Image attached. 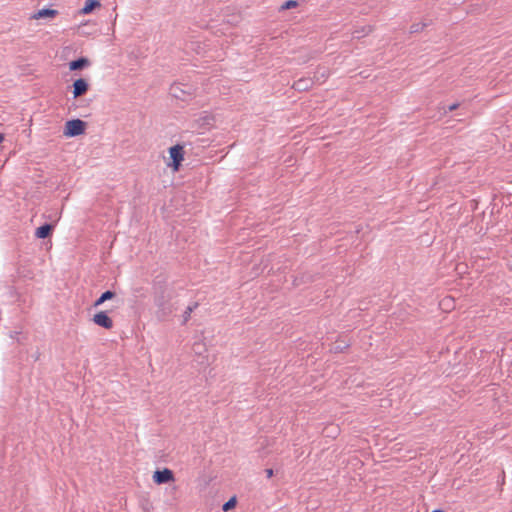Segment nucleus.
Returning <instances> with one entry per match:
<instances>
[{
    "label": "nucleus",
    "mask_w": 512,
    "mask_h": 512,
    "mask_svg": "<svg viewBox=\"0 0 512 512\" xmlns=\"http://www.w3.org/2000/svg\"><path fill=\"white\" fill-rule=\"evenodd\" d=\"M196 89L191 84L175 82L170 86L169 94L181 101H189L195 95Z\"/></svg>",
    "instance_id": "1"
},
{
    "label": "nucleus",
    "mask_w": 512,
    "mask_h": 512,
    "mask_svg": "<svg viewBox=\"0 0 512 512\" xmlns=\"http://www.w3.org/2000/svg\"><path fill=\"white\" fill-rule=\"evenodd\" d=\"M155 305L157 307V317L160 320H165L175 310L174 305L170 302V300L166 299L164 295L156 297Z\"/></svg>",
    "instance_id": "2"
},
{
    "label": "nucleus",
    "mask_w": 512,
    "mask_h": 512,
    "mask_svg": "<svg viewBox=\"0 0 512 512\" xmlns=\"http://www.w3.org/2000/svg\"><path fill=\"white\" fill-rule=\"evenodd\" d=\"M86 122L81 119H71L65 123L63 134L66 137H76L85 132Z\"/></svg>",
    "instance_id": "3"
},
{
    "label": "nucleus",
    "mask_w": 512,
    "mask_h": 512,
    "mask_svg": "<svg viewBox=\"0 0 512 512\" xmlns=\"http://www.w3.org/2000/svg\"><path fill=\"white\" fill-rule=\"evenodd\" d=\"M169 154L172 160L169 166L172 167L174 171H178L184 160V147L180 144H176L169 148Z\"/></svg>",
    "instance_id": "4"
},
{
    "label": "nucleus",
    "mask_w": 512,
    "mask_h": 512,
    "mask_svg": "<svg viewBox=\"0 0 512 512\" xmlns=\"http://www.w3.org/2000/svg\"><path fill=\"white\" fill-rule=\"evenodd\" d=\"M152 479L154 483L161 485L172 482L175 480L174 473L169 468H164L162 470H156L153 473Z\"/></svg>",
    "instance_id": "5"
},
{
    "label": "nucleus",
    "mask_w": 512,
    "mask_h": 512,
    "mask_svg": "<svg viewBox=\"0 0 512 512\" xmlns=\"http://www.w3.org/2000/svg\"><path fill=\"white\" fill-rule=\"evenodd\" d=\"M72 87L73 97L76 99L85 95L88 92L90 85L86 79L78 78L73 82Z\"/></svg>",
    "instance_id": "6"
},
{
    "label": "nucleus",
    "mask_w": 512,
    "mask_h": 512,
    "mask_svg": "<svg viewBox=\"0 0 512 512\" xmlns=\"http://www.w3.org/2000/svg\"><path fill=\"white\" fill-rule=\"evenodd\" d=\"M93 322L105 329L113 327V320L108 316L106 311H100L93 316Z\"/></svg>",
    "instance_id": "7"
},
{
    "label": "nucleus",
    "mask_w": 512,
    "mask_h": 512,
    "mask_svg": "<svg viewBox=\"0 0 512 512\" xmlns=\"http://www.w3.org/2000/svg\"><path fill=\"white\" fill-rule=\"evenodd\" d=\"M314 83H315L314 78L303 77V78H300L297 81H295L293 83L292 87L297 91L303 92V91H308L309 89H311L313 87Z\"/></svg>",
    "instance_id": "8"
},
{
    "label": "nucleus",
    "mask_w": 512,
    "mask_h": 512,
    "mask_svg": "<svg viewBox=\"0 0 512 512\" xmlns=\"http://www.w3.org/2000/svg\"><path fill=\"white\" fill-rule=\"evenodd\" d=\"M90 66V60L86 57H79L69 62V69L71 71H78Z\"/></svg>",
    "instance_id": "9"
},
{
    "label": "nucleus",
    "mask_w": 512,
    "mask_h": 512,
    "mask_svg": "<svg viewBox=\"0 0 512 512\" xmlns=\"http://www.w3.org/2000/svg\"><path fill=\"white\" fill-rule=\"evenodd\" d=\"M54 226L50 223H44L39 226L35 231V236L39 239H45L51 236Z\"/></svg>",
    "instance_id": "10"
},
{
    "label": "nucleus",
    "mask_w": 512,
    "mask_h": 512,
    "mask_svg": "<svg viewBox=\"0 0 512 512\" xmlns=\"http://www.w3.org/2000/svg\"><path fill=\"white\" fill-rule=\"evenodd\" d=\"M58 15V11L50 8H43L38 10L31 16V19H44V18H54Z\"/></svg>",
    "instance_id": "11"
},
{
    "label": "nucleus",
    "mask_w": 512,
    "mask_h": 512,
    "mask_svg": "<svg viewBox=\"0 0 512 512\" xmlns=\"http://www.w3.org/2000/svg\"><path fill=\"white\" fill-rule=\"evenodd\" d=\"M100 6H101V3L99 0H86L84 3V6L80 10V13L81 14H90L96 8H99Z\"/></svg>",
    "instance_id": "12"
},
{
    "label": "nucleus",
    "mask_w": 512,
    "mask_h": 512,
    "mask_svg": "<svg viewBox=\"0 0 512 512\" xmlns=\"http://www.w3.org/2000/svg\"><path fill=\"white\" fill-rule=\"evenodd\" d=\"M349 347H350L349 342L338 339L332 344L330 351H332L334 353H342V352L346 351Z\"/></svg>",
    "instance_id": "13"
},
{
    "label": "nucleus",
    "mask_w": 512,
    "mask_h": 512,
    "mask_svg": "<svg viewBox=\"0 0 512 512\" xmlns=\"http://www.w3.org/2000/svg\"><path fill=\"white\" fill-rule=\"evenodd\" d=\"M116 296V293L111 291V290H107L105 292H103L97 299L96 301L94 302L93 306L94 307H98L100 305H102L105 301H108V300H111L113 299L114 297Z\"/></svg>",
    "instance_id": "14"
},
{
    "label": "nucleus",
    "mask_w": 512,
    "mask_h": 512,
    "mask_svg": "<svg viewBox=\"0 0 512 512\" xmlns=\"http://www.w3.org/2000/svg\"><path fill=\"white\" fill-rule=\"evenodd\" d=\"M374 30V27L371 25H366L361 28L355 29L353 32V37L360 39L366 35H369Z\"/></svg>",
    "instance_id": "15"
},
{
    "label": "nucleus",
    "mask_w": 512,
    "mask_h": 512,
    "mask_svg": "<svg viewBox=\"0 0 512 512\" xmlns=\"http://www.w3.org/2000/svg\"><path fill=\"white\" fill-rule=\"evenodd\" d=\"M198 307V303L195 302L194 304L192 305H189L186 310L184 311L182 317H183V321H182V324L185 325L190 317H191V313Z\"/></svg>",
    "instance_id": "16"
},
{
    "label": "nucleus",
    "mask_w": 512,
    "mask_h": 512,
    "mask_svg": "<svg viewBox=\"0 0 512 512\" xmlns=\"http://www.w3.org/2000/svg\"><path fill=\"white\" fill-rule=\"evenodd\" d=\"M428 25H429V23H426V22L414 23L410 26V33L411 34L419 33L421 31H423Z\"/></svg>",
    "instance_id": "17"
},
{
    "label": "nucleus",
    "mask_w": 512,
    "mask_h": 512,
    "mask_svg": "<svg viewBox=\"0 0 512 512\" xmlns=\"http://www.w3.org/2000/svg\"><path fill=\"white\" fill-rule=\"evenodd\" d=\"M237 500L236 497H231L227 502H225L222 506L223 511L227 512L233 509L236 506Z\"/></svg>",
    "instance_id": "18"
},
{
    "label": "nucleus",
    "mask_w": 512,
    "mask_h": 512,
    "mask_svg": "<svg viewBox=\"0 0 512 512\" xmlns=\"http://www.w3.org/2000/svg\"><path fill=\"white\" fill-rule=\"evenodd\" d=\"M193 351L198 355H202L206 351L205 344L203 342H195L193 344Z\"/></svg>",
    "instance_id": "19"
},
{
    "label": "nucleus",
    "mask_w": 512,
    "mask_h": 512,
    "mask_svg": "<svg viewBox=\"0 0 512 512\" xmlns=\"http://www.w3.org/2000/svg\"><path fill=\"white\" fill-rule=\"evenodd\" d=\"M296 6H298L297 1L288 0L281 5V10H288V9L294 8Z\"/></svg>",
    "instance_id": "20"
},
{
    "label": "nucleus",
    "mask_w": 512,
    "mask_h": 512,
    "mask_svg": "<svg viewBox=\"0 0 512 512\" xmlns=\"http://www.w3.org/2000/svg\"><path fill=\"white\" fill-rule=\"evenodd\" d=\"M327 76H328V74H327V72L324 70V71H323V72H321V73H320L319 71H318V72H316V73H315V76H314L313 78H314L315 82H320L321 80L326 79V78H327Z\"/></svg>",
    "instance_id": "21"
},
{
    "label": "nucleus",
    "mask_w": 512,
    "mask_h": 512,
    "mask_svg": "<svg viewBox=\"0 0 512 512\" xmlns=\"http://www.w3.org/2000/svg\"><path fill=\"white\" fill-rule=\"evenodd\" d=\"M459 107V103H453L447 107V111H454Z\"/></svg>",
    "instance_id": "22"
},
{
    "label": "nucleus",
    "mask_w": 512,
    "mask_h": 512,
    "mask_svg": "<svg viewBox=\"0 0 512 512\" xmlns=\"http://www.w3.org/2000/svg\"><path fill=\"white\" fill-rule=\"evenodd\" d=\"M265 473H266L268 478H271L273 476V469L268 468V469L265 470Z\"/></svg>",
    "instance_id": "23"
},
{
    "label": "nucleus",
    "mask_w": 512,
    "mask_h": 512,
    "mask_svg": "<svg viewBox=\"0 0 512 512\" xmlns=\"http://www.w3.org/2000/svg\"><path fill=\"white\" fill-rule=\"evenodd\" d=\"M4 141V134L0 133V144Z\"/></svg>",
    "instance_id": "24"
},
{
    "label": "nucleus",
    "mask_w": 512,
    "mask_h": 512,
    "mask_svg": "<svg viewBox=\"0 0 512 512\" xmlns=\"http://www.w3.org/2000/svg\"><path fill=\"white\" fill-rule=\"evenodd\" d=\"M432 512H445V511H444V510H442V509H435V510H433Z\"/></svg>",
    "instance_id": "25"
}]
</instances>
